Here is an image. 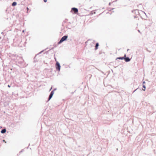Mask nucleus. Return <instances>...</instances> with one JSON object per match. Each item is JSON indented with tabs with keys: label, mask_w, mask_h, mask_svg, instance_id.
Returning <instances> with one entry per match:
<instances>
[{
	"label": "nucleus",
	"mask_w": 156,
	"mask_h": 156,
	"mask_svg": "<svg viewBox=\"0 0 156 156\" xmlns=\"http://www.w3.org/2000/svg\"><path fill=\"white\" fill-rule=\"evenodd\" d=\"M68 36L67 35H65L62 37L58 43V44H60L62 43L63 41H66L68 38Z\"/></svg>",
	"instance_id": "f257e3e1"
},
{
	"label": "nucleus",
	"mask_w": 156,
	"mask_h": 156,
	"mask_svg": "<svg viewBox=\"0 0 156 156\" xmlns=\"http://www.w3.org/2000/svg\"><path fill=\"white\" fill-rule=\"evenodd\" d=\"M55 66L56 70L59 71L60 70L61 66L60 63L58 62H56L55 64Z\"/></svg>",
	"instance_id": "f03ea898"
},
{
	"label": "nucleus",
	"mask_w": 156,
	"mask_h": 156,
	"mask_svg": "<svg viewBox=\"0 0 156 156\" xmlns=\"http://www.w3.org/2000/svg\"><path fill=\"white\" fill-rule=\"evenodd\" d=\"M56 90V88H55L53 90H52L50 93V94L49 95V100L51 99L52 98L54 93V91Z\"/></svg>",
	"instance_id": "7ed1b4c3"
},
{
	"label": "nucleus",
	"mask_w": 156,
	"mask_h": 156,
	"mask_svg": "<svg viewBox=\"0 0 156 156\" xmlns=\"http://www.w3.org/2000/svg\"><path fill=\"white\" fill-rule=\"evenodd\" d=\"M44 51V50H43L42 51H40V52H39V53H38V54L36 55L34 57V62H35L37 61V60L36 61V60L37 59V58L39 56V55L42 52H43Z\"/></svg>",
	"instance_id": "20e7f679"
},
{
	"label": "nucleus",
	"mask_w": 156,
	"mask_h": 156,
	"mask_svg": "<svg viewBox=\"0 0 156 156\" xmlns=\"http://www.w3.org/2000/svg\"><path fill=\"white\" fill-rule=\"evenodd\" d=\"M71 11H73L75 13H76L78 12V10L77 8L73 7L72 8Z\"/></svg>",
	"instance_id": "39448f33"
},
{
	"label": "nucleus",
	"mask_w": 156,
	"mask_h": 156,
	"mask_svg": "<svg viewBox=\"0 0 156 156\" xmlns=\"http://www.w3.org/2000/svg\"><path fill=\"white\" fill-rule=\"evenodd\" d=\"M124 60L126 62H129L131 60V59L129 58L128 57H127L126 58H124Z\"/></svg>",
	"instance_id": "423d86ee"
},
{
	"label": "nucleus",
	"mask_w": 156,
	"mask_h": 156,
	"mask_svg": "<svg viewBox=\"0 0 156 156\" xmlns=\"http://www.w3.org/2000/svg\"><path fill=\"white\" fill-rule=\"evenodd\" d=\"M6 130L5 129H3L1 130V133L2 134H4L6 132Z\"/></svg>",
	"instance_id": "0eeeda50"
},
{
	"label": "nucleus",
	"mask_w": 156,
	"mask_h": 156,
	"mask_svg": "<svg viewBox=\"0 0 156 156\" xmlns=\"http://www.w3.org/2000/svg\"><path fill=\"white\" fill-rule=\"evenodd\" d=\"M99 45V44L98 43H97L96 44V45L95 46V50H97L98 49Z\"/></svg>",
	"instance_id": "6e6552de"
},
{
	"label": "nucleus",
	"mask_w": 156,
	"mask_h": 156,
	"mask_svg": "<svg viewBox=\"0 0 156 156\" xmlns=\"http://www.w3.org/2000/svg\"><path fill=\"white\" fill-rule=\"evenodd\" d=\"M124 58V57H120L116 58V60H117V59L123 60Z\"/></svg>",
	"instance_id": "1a4fd4ad"
},
{
	"label": "nucleus",
	"mask_w": 156,
	"mask_h": 156,
	"mask_svg": "<svg viewBox=\"0 0 156 156\" xmlns=\"http://www.w3.org/2000/svg\"><path fill=\"white\" fill-rule=\"evenodd\" d=\"M17 4V3L16 2H14L12 3V6H15Z\"/></svg>",
	"instance_id": "9d476101"
},
{
	"label": "nucleus",
	"mask_w": 156,
	"mask_h": 156,
	"mask_svg": "<svg viewBox=\"0 0 156 156\" xmlns=\"http://www.w3.org/2000/svg\"><path fill=\"white\" fill-rule=\"evenodd\" d=\"M48 109V108H46L45 109V111L44 112V114H45L46 113V112H48V109Z\"/></svg>",
	"instance_id": "9b49d317"
},
{
	"label": "nucleus",
	"mask_w": 156,
	"mask_h": 156,
	"mask_svg": "<svg viewBox=\"0 0 156 156\" xmlns=\"http://www.w3.org/2000/svg\"><path fill=\"white\" fill-rule=\"evenodd\" d=\"M143 87L144 88V89H143V90H144V91H145V89H146V86H145V85H143Z\"/></svg>",
	"instance_id": "f8f14e48"
},
{
	"label": "nucleus",
	"mask_w": 156,
	"mask_h": 156,
	"mask_svg": "<svg viewBox=\"0 0 156 156\" xmlns=\"http://www.w3.org/2000/svg\"><path fill=\"white\" fill-rule=\"evenodd\" d=\"M24 151V149H22L20 152L19 154Z\"/></svg>",
	"instance_id": "ddd939ff"
},
{
	"label": "nucleus",
	"mask_w": 156,
	"mask_h": 156,
	"mask_svg": "<svg viewBox=\"0 0 156 156\" xmlns=\"http://www.w3.org/2000/svg\"><path fill=\"white\" fill-rule=\"evenodd\" d=\"M124 57V58H126L127 57L126 56V54H125L124 56L123 57Z\"/></svg>",
	"instance_id": "4468645a"
},
{
	"label": "nucleus",
	"mask_w": 156,
	"mask_h": 156,
	"mask_svg": "<svg viewBox=\"0 0 156 156\" xmlns=\"http://www.w3.org/2000/svg\"><path fill=\"white\" fill-rule=\"evenodd\" d=\"M49 101V97L48 98V100L46 101V103H47Z\"/></svg>",
	"instance_id": "2eb2a0df"
},
{
	"label": "nucleus",
	"mask_w": 156,
	"mask_h": 156,
	"mask_svg": "<svg viewBox=\"0 0 156 156\" xmlns=\"http://www.w3.org/2000/svg\"><path fill=\"white\" fill-rule=\"evenodd\" d=\"M43 1L44 2L46 3L47 2V0H43Z\"/></svg>",
	"instance_id": "dca6fc26"
},
{
	"label": "nucleus",
	"mask_w": 156,
	"mask_h": 156,
	"mask_svg": "<svg viewBox=\"0 0 156 156\" xmlns=\"http://www.w3.org/2000/svg\"><path fill=\"white\" fill-rule=\"evenodd\" d=\"M48 52V51H46L44 53V54H45V53H47Z\"/></svg>",
	"instance_id": "f3484780"
},
{
	"label": "nucleus",
	"mask_w": 156,
	"mask_h": 156,
	"mask_svg": "<svg viewBox=\"0 0 156 156\" xmlns=\"http://www.w3.org/2000/svg\"><path fill=\"white\" fill-rule=\"evenodd\" d=\"M145 83V81H143V84L144 85V84Z\"/></svg>",
	"instance_id": "a211bd4d"
},
{
	"label": "nucleus",
	"mask_w": 156,
	"mask_h": 156,
	"mask_svg": "<svg viewBox=\"0 0 156 156\" xmlns=\"http://www.w3.org/2000/svg\"><path fill=\"white\" fill-rule=\"evenodd\" d=\"M52 89V87H51V88L49 89V91H50Z\"/></svg>",
	"instance_id": "6ab92c4d"
},
{
	"label": "nucleus",
	"mask_w": 156,
	"mask_h": 156,
	"mask_svg": "<svg viewBox=\"0 0 156 156\" xmlns=\"http://www.w3.org/2000/svg\"><path fill=\"white\" fill-rule=\"evenodd\" d=\"M3 141L4 142H5V143H6V141H5V140H3Z\"/></svg>",
	"instance_id": "aec40b11"
},
{
	"label": "nucleus",
	"mask_w": 156,
	"mask_h": 156,
	"mask_svg": "<svg viewBox=\"0 0 156 156\" xmlns=\"http://www.w3.org/2000/svg\"><path fill=\"white\" fill-rule=\"evenodd\" d=\"M27 11H28V10H29V9L28 8V7H27Z\"/></svg>",
	"instance_id": "412c9836"
},
{
	"label": "nucleus",
	"mask_w": 156,
	"mask_h": 156,
	"mask_svg": "<svg viewBox=\"0 0 156 156\" xmlns=\"http://www.w3.org/2000/svg\"><path fill=\"white\" fill-rule=\"evenodd\" d=\"M8 87H10V86L9 85H8Z\"/></svg>",
	"instance_id": "4be33fe9"
},
{
	"label": "nucleus",
	"mask_w": 156,
	"mask_h": 156,
	"mask_svg": "<svg viewBox=\"0 0 156 156\" xmlns=\"http://www.w3.org/2000/svg\"><path fill=\"white\" fill-rule=\"evenodd\" d=\"M138 89V88H137L136 89V90H135L133 92H135L137 89Z\"/></svg>",
	"instance_id": "5701e85b"
},
{
	"label": "nucleus",
	"mask_w": 156,
	"mask_h": 156,
	"mask_svg": "<svg viewBox=\"0 0 156 156\" xmlns=\"http://www.w3.org/2000/svg\"><path fill=\"white\" fill-rule=\"evenodd\" d=\"M134 10H132L131 11L133 13Z\"/></svg>",
	"instance_id": "b1692460"
},
{
	"label": "nucleus",
	"mask_w": 156,
	"mask_h": 156,
	"mask_svg": "<svg viewBox=\"0 0 156 156\" xmlns=\"http://www.w3.org/2000/svg\"><path fill=\"white\" fill-rule=\"evenodd\" d=\"M136 17H136V16H134V18H136Z\"/></svg>",
	"instance_id": "393cba45"
},
{
	"label": "nucleus",
	"mask_w": 156,
	"mask_h": 156,
	"mask_svg": "<svg viewBox=\"0 0 156 156\" xmlns=\"http://www.w3.org/2000/svg\"><path fill=\"white\" fill-rule=\"evenodd\" d=\"M111 5V2H109V5Z\"/></svg>",
	"instance_id": "a878e982"
},
{
	"label": "nucleus",
	"mask_w": 156,
	"mask_h": 156,
	"mask_svg": "<svg viewBox=\"0 0 156 156\" xmlns=\"http://www.w3.org/2000/svg\"><path fill=\"white\" fill-rule=\"evenodd\" d=\"M138 31L140 33V30H138Z\"/></svg>",
	"instance_id": "bb28decb"
},
{
	"label": "nucleus",
	"mask_w": 156,
	"mask_h": 156,
	"mask_svg": "<svg viewBox=\"0 0 156 156\" xmlns=\"http://www.w3.org/2000/svg\"><path fill=\"white\" fill-rule=\"evenodd\" d=\"M147 51H148L149 52H151V51H148V50H147Z\"/></svg>",
	"instance_id": "cd10ccee"
},
{
	"label": "nucleus",
	"mask_w": 156,
	"mask_h": 156,
	"mask_svg": "<svg viewBox=\"0 0 156 156\" xmlns=\"http://www.w3.org/2000/svg\"><path fill=\"white\" fill-rule=\"evenodd\" d=\"M28 147H27V149H28Z\"/></svg>",
	"instance_id": "c85d7f7f"
},
{
	"label": "nucleus",
	"mask_w": 156,
	"mask_h": 156,
	"mask_svg": "<svg viewBox=\"0 0 156 156\" xmlns=\"http://www.w3.org/2000/svg\"><path fill=\"white\" fill-rule=\"evenodd\" d=\"M64 22H66V21H64Z\"/></svg>",
	"instance_id": "c756f323"
},
{
	"label": "nucleus",
	"mask_w": 156,
	"mask_h": 156,
	"mask_svg": "<svg viewBox=\"0 0 156 156\" xmlns=\"http://www.w3.org/2000/svg\"><path fill=\"white\" fill-rule=\"evenodd\" d=\"M129 50V49H128L127 50V51H128Z\"/></svg>",
	"instance_id": "7c9ffc66"
},
{
	"label": "nucleus",
	"mask_w": 156,
	"mask_h": 156,
	"mask_svg": "<svg viewBox=\"0 0 156 156\" xmlns=\"http://www.w3.org/2000/svg\"><path fill=\"white\" fill-rule=\"evenodd\" d=\"M1 37H0V40L1 39Z\"/></svg>",
	"instance_id": "2f4dec72"
},
{
	"label": "nucleus",
	"mask_w": 156,
	"mask_h": 156,
	"mask_svg": "<svg viewBox=\"0 0 156 156\" xmlns=\"http://www.w3.org/2000/svg\"><path fill=\"white\" fill-rule=\"evenodd\" d=\"M23 32H24V30H23Z\"/></svg>",
	"instance_id": "473e14b6"
}]
</instances>
